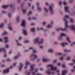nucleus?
Instances as JSON below:
<instances>
[{
  "label": "nucleus",
  "instance_id": "59",
  "mask_svg": "<svg viewBox=\"0 0 75 75\" xmlns=\"http://www.w3.org/2000/svg\"><path fill=\"white\" fill-rule=\"evenodd\" d=\"M6 60L7 61H10V60L9 59H7Z\"/></svg>",
  "mask_w": 75,
  "mask_h": 75
},
{
  "label": "nucleus",
  "instance_id": "58",
  "mask_svg": "<svg viewBox=\"0 0 75 75\" xmlns=\"http://www.w3.org/2000/svg\"><path fill=\"white\" fill-rule=\"evenodd\" d=\"M32 19L33 20H36V18L34 17H33L32 18Z\"/></svg>",
  "mask_w": 75,
  "mask_h": 75
},
{
  "label": "nucleus",
  "instance_id": "39",
  "mask_svg": "<svg viewBox=\"0 0 75 75\" xmlns=\"http://www.w3.org/2000/svg\"><path fill=\"white\" fill-rule=\"evenodd\" d=\"M24 42L25 43H28V42H29V41L27 40H25L24 41Z\"/></svg>",
  "mask_w": 75,
  "mask_h": 75
},
{
  "label": "nucleus",
  "instance_id": "40",
  "mask_svg": "<svg viewBox=\"0 0 75 75\" xmlns=\"http://www.w3.org/2000/svg\"><path fill=\"white\" fill-rule=\"evenodd\" d=\"M59 59L61 60V61H62V60L64 59V57H61Z\"/></svg>",
  "mask_w": 75,
  "mask_h": 75
},
{
  "label": "nucleus",
  "instance_id": "8",
  "mask_svg": "<svg viewBox=\"0 0 75 75\" xmlns=\"http://www.w3.org/2000/svg\"><path fill=\"white\" fill-rule=\"evenodd\" d=\"M10 71H9V69H7L6 70H4L3 72V74H6V73H8Z\"/></svg>",
  "mask_w": 75,
  "mask_h": 75
},
{
  "label": "nucleus",
  "instance_id": "20",
  "mask_svg": "<svg viewBox=\"0 0 75 75\" xmlns=\"http://www.w3.org/2000/svg\"><path fill=\"white\" fill-rule=\"evenodd\" d=\"M68 45V43H61V45L62 47H64L65 45Z\"/></svg>",
  "mask_w": 75,
  "mask_h": 75
},
{
  "label": "nucleus",
  "instance_id": "22",
  "mask_svg": "<svg viewBox=\"0 0 75 75\" xmlns=\"http://www.w3.org/2000/svg\"><path fill=\"white\" fill-rule=\"evenodd\" d=\"M16 42H17V45H18V46H21L22 45L20 44V43H18V40H16Z\"/></svg>",
  "mask_w": 75,
  "mask_h": 75
},
{
  "label": "nucleus",
  "instance_id": "53",
  "mask_svg": "<svg viewBox=\"0 0 75 75\" xmlns=\"http://www.w3.org/2000/svg\"><path fill=\"white\" fill-rule=\"evenodd\" d=\"M22 39V38H21V37H20L19 38V40H21Z\"/></svg>",
  "mask_w": 75,
  "mask_h": 75
},
{
  "label": "nucleus",
  "instance_id": "63",
  "mask_svg": "<svg viewBox=\"0 0 75 75\" xmlns=\"http://www.w3.org/2000/svg\"><path fill=\"white\" fill-rule=\"evenodd\" d=\"M31 25H35V24L34 23H32L31 24Z\"/></svg>",
  "mask_w": 75,
  "mask_h": 75
},
{
  "label": "nucleus",
  "instance_id": "49",
  "mask_svg": "<svg viewBox=\"0 0 75 75\" xmlns=\"http://www.w3.org/2000/svg\"><path fill=\"white\" fill-rule=\"evenodd\" d=\"M73 2V1L72 0L69 1V3H72Z\"/></svg>",
  "mask_w": 75,
  "mask_h": 75
},
{
  "label": "nucleus",
  "instance_id": "51",
  "mask_svg": "<svg viewBox=\"0 0 75 75\" xmlns=\"http://www.w3.org/2000/svg\"><path fill=\"white\" fill-rule=\"evenodd\" d=\"M0 41L1 42H3V40L1 38H0Z\"/></svg>",
  "mask_w": 75,
  "mask_h": 75
},
{
  "label": "nucleus",
  "instance_id": "5",
  "mask_svg": "<svg viewBox=\"0 0 75 75\" xmlns=\"http://www.w3.org/2000/svg\"><path fill=\"white\" fill-rule=\"evenodd\" d=\"M10 6V7H12L13 5L12 4H11L10 5H3L2 6V7L3 8H7L8 6Z\"/></svg>",
  "mask_w": 75,
  "mask_h": 75
},
{
  "label": "nucleus",
  "instance_id": "24",
  "mask_svg": "<svg viewBox=\"0 0 75 75\" xmlns=\"http://www.w3.org/2000/svg\"><path fill=\"white\" fill-rule=\"evenodd\" d=\"M22 11L23 14H25L26 13V10L23 9H22Z\"/></svg>",
  "mask_w": 75,
  "mask_h": 75
},
{
  "label": "nucleus",
  "instance_id": "4",
  "mask_svg": "<svg viewBox=\"0 0 75 75\" xmlns=\"http://www.w3.org/2000/svg\"><path fill=\"white\" fill-rule=\"evenodd\" d=\"M30 58L31 61H33V59L37 58V56L35 54H33L31 56Z\"/></svg>",
  "mask_w": 75,
  "mask_h": 75
},
{
  "label": "nucleus",
  "instance_id": "45",
  "mask_svg": "<svg viewBox=\"0 0 75 75\" xmlns=\"http://www.w3.org/2000/svg\"><path fill=\"white\" fill-rule=\"evenodd\" d=\"M62 4V3L61 1H60L59 2V5H61Z\"/></svg>",
  "mask_w": 75,
  "mask_h": 75
},
{
  "label": "nucleus",
  "instance_id": "23",
  "mask_svg": "<svg viewBox=\"0 0 75 75\" xmlns=\"http://www.w3.org/2000/svg\"><path fill=\"white\" fill-rule=\"evenodd\" d=\"M67 41H69V42H70V43H71V41L69 40V37H67Z\"/></svg>",
  "mask_w": 75,
  "mask_h": 75
},
{
  "label": "nucleus",
  "instance_id": "50",
  "mask_svg": "<svg viewBox=\"0 0 75 75\" xmlns=\"http://www.w3.org/2000/svg\"><path fill=\"white\" fill-rule=\"evenodd\" d=\"M6 47V48H8V45H6V46H5Z\"/></svg>",
  "mask_w": 75,
  "mask_h": 75
},
{
  "label": "nucleus",
  "instance_id": "15",
  "mask_svg": "<svg viewBox=\"0 0 75 75\" xmlns=\"http://www.w3.org/2000/svg\"><path fill=\"white\" fill-rule=\"evenodd\" d=\"M33 67H34V65H31L30 66V71H33L34 69V68Z\"/></svg>",
  "mask_w": 75,
  "mask_h": 75
},
{
  "label": "nucleus",
  "instance_id": "13",
  "mask_svg": "<svg viewBox=\"0 0 75 75\" xmlns=\"http://www.w3.org/2000/svg\"><path fill=\"white\" fill-rule=\"evenodd\" d=\"M49 61H50V60H49V59H45L44 58H43V62H48Z\"/></svg>",
  "mask_w": 75,
  "mask_h": 75
},
{
  "label": "nucleus",
  "instance_id": "7",
  "mask_svg": "<svg viewBox=\"0 0 75 75\" xmlns=\"http://www.w3.org/2000/svg\"><path fill=\"white\" fill-rule=\"evenodd\" d=\"M21 25L23 26L24 27H25V20H23L22 21V23H21Z\"/></svg>",
  "mask_w": 75,
  "mask_h": 75
},
{
  "label": "nucleus",
  "instance_id": "21",
  "mask_svg": "<svg viewBox=\"0 0 75 75\" xmlns=\"http://www.w3.org/2000/svg\"><path fill=\"white\" fill-rule=\"evenodd\" d=\"M35 72H32V75H35V72H37V71H38V69H36L35 70Z\"/></svg>",
  "mask_w": 75,
  "mask_h": 75
},
{
  "label": "nucleus",
  "instance_id": "44",
  "mask_svg": "<svg viewBox=\"0 0 75 75\" xmlns=\"http://www.w3.org/2000/svg\"><path fill=\"white\" fill-rule=\"evenodd\" d=\"M17 58H18V57L16 56L14 57V59H16Z\"/></svg>",
  "mask_w": 75,
  "mask_h": 75
},
{
  "label": "nucleus",
  "instance_id": "3",
  "mask_svg": "<svg viewBox=\"0 0 75 75\" xmlns=\"http://www.w3.org/2000/svg\"><path fill=\"white\" fill-rule=\"evenodd\" d=\"M39 39L38 38H37L35 40V42H38L39 44H41L43 42V40L42 39L41 41L40 42H39L38 41Z\"/></svg>",
  "mask_w": 75,
  "mask_h": 75
},
{
  "label": "nucleus",
  "instance_id": "32",
  "mask_svg": "<svg viewBox=\"0 0 75 75\" xmlns=\"http://www.w3.org/2000/svg\"><path fill=\"white\" fill-rule=\"evenodd\" d=\"M30 72H27V71H26L25 72L26 74H27V75H30Z\"/></svg>",
  "mask_w": 75,
  "mask_h": 75
},
{
  "label": "nucleus",
  "instance_id": "46",
  "mask_svg": "<svg viewBox=\"0 0 75 75\" xmlns=\"http://www.w3.org/2000/svg\"><path fill=\"white\" fill-rule=\"evenodd\" d=\"M2 13H6V11H2Z\"/></svg>",
  "mask_w": 75,
  "mask_h": 75
},
{
  "label": "nucleus",
  "instance_id": "19",
  "mask_svg": "<svg viewBox=\"0 0 75 75\" xmlns=\"http://www.w3.org/2000/svg\"><path fill=\"white\" fill-rule=\"evenodd\" d=\"M23 33L24 34V35H26L27 33V31H26V30L25 29H23Z\"/></svg>",
  "mask_w": 75,
  "mask_h": 75
},
{
  "label": "nucleus",
  "instance_id": "30",
  "mask_svg": "<svg viewBox=\"0 0 75 75\" xmlns=\"http://www.w3.org/2000/svg\"><path fill=\"white\" fill-rule=\"evenodd\" d=\"M70 22L71 23H74V20L72 19H70Z\"/></svg>",
  "mask_w": 75,
  "mask_h": 75
},
{
  "label": "nucleus",
  "instance_id": "62",
  "mask_svg": "<svg viewBox=\"0 0 75 75\" xmlns=\"http://www.w3.org/2000/svg\"><path fill=\"white\" fill-rule=\"evenodd\" d=\"M60 65H61V64H60V63H58L57 64V65H58V66H60Z\"/></svg>",
  "mask_w": 75,
  "mask_h": 75
},
{
  "label": "nucleus",
  "instance_id": "29",
  "mask_svg": "<svg viewBox=\"0 0 75 75\" xmlns=\"http://www.w3.org/2000/svg\"><path fill=\"white\" fill-rule=\"evenodd\" d=\"M35 28H32L31 29V30L32 32H35Z\"/></svg>",
  "mask_w": 75,
  "mask_h": 75
},
{
  "label": "nucleus",
  "instance_id": "18",
  "mask_svg": "<svg viewBox=\"0 0 75 75\" xmlns=\"http://www.w3.org/2000/svg\"><path fill=\"white\" fill-rule=\"evenodd\" d=\"M23 66V65L22 63H21L20 64V66L19 67V70H21V69Z\"/></svg>",
  "mask_w": 75,
  "mask_h": 75
},
{
  "label": "nucleus",
  "instance_id": "54",
  "mask_svg": "<svg viewBox=\"0 0 75 75\" xmlns=\"http://www.w3.org/2000/svg\"><path fill=\"white\" fill-rule=\"evenodd\" d=\"M8 17H11V13H9L8 14Z\"/></svg>",
  "mask_w": 75,
  "mask_h": 75
},
{
  "label": "nucleus",
  "instance_id": "43",
  "mask_svg": "<svg viewBox=\"0 0 75 75\" xmlns=\"http://www.w3.org/2000/svg\"><path fill=\"white\" fill-rule=\"evenodd\" d=\"M45 4L47 5V6H49V4L48 2H46L45 3Z\"/></svg>",
  "mask_w": 75,
  "mask_h": 75
},
{
  "label": "nucleus",
  "instance_id": "42",
  "mask_svg": "<svg viewBox=\"0 0 75 75\" xmlns=\"http://www.w3.org/2000/svg\"><path fill=\"white\" fill-rule=\"evenodd\" d=\"M71 59V58L69 57H68L67 58V60H68Z\"/></svg>",
  "mask_w": 75,
  "mask_h": 75
},
{
  "label": "nucleus",
  "instance_id": "37",
  "mask_svg": "<svg viewBox=\"0 0 75 75\" xmlns=\"http://www.w3.org/2000/svg\"><path fill=\"white\" fill-rule=\"evenodd\" d=\"M63 4L64 5H67V2L66 1H64L63 3Z\"/></svg>",
  "mask_w": 75,
  "mask_h": 75
},
{
  "label": "nucleus",
  "instance_id": "25",
  "mask_svg": "<svg viewBox=\"0 0 75 75\" xmlns=\"http://www.w3.org/2000/svg\"><path fill=\"white\" fill-rule=\"evenodd\" d=\"M64 52H70V50H68L65 49L64 50Z\"/></svg>",
  "mask_w": 75,
  "mask_h": 75
},
{
  "label": "nucleus",
  "instance_id": "36",
  "mask_svg": "<svg viewBox=\"0 0 75 75\" xmlns=\"http://www.w3.org/2000/svg\"><path fill=\"white\" fill-rule=\"evenodd\" d=\"M38 10L39 11H41V8L40 7H38Z\"/></svg>",
  "mask_w": 75,
  "mask_h": 75
},
{
  "label": "nucleus",
  "instance_id": "38",
  "mask_svg": "<svg viewBox=\"0 0 75 75\" xmlns=\"http://www.w3.org/2000/svg\"><path fill=\"white\" fill-rule=\"evenodd\" d=\"M7 32H4V33L2 34V35H5L6 34H7Z\"/></svg>",
  "mask_w": 75,
  "mask_h": 75
},
{
  "label": "nucleus",
  "instance_id": "48",
  "mask_svg": "<svg viewBox=\"0 0 75 75\" xmlns=\"http://www.w3.org/2000/svg\"><path fill=\"white\" fill-rule=\"evenodd\" d=\"M62 67H63V68H65V65L64 64H63L62 65Z\"/></svg>",
  "mask_w": 75,
  "mask_h": 75
},
{
  "label": "nucleus",
  "instance_id": "52",
  "mask_svg": "<svg viewBox=\"0 0 75 75\" xmlns=\"http://www.w3.org/2000/svg\"><path fill=\"white\" fill-rule=\"evenodd\" d=\"M46 24V23L45 22H43V25H45Z\"/></svg>",
  "mask_w": 75,
  "mask_h": 75
},
{
  "label": "nucleus",
  "instance_id": "55",
  "mask_svg": "<svg viewBox=\"0 0 75 75\" xmlns=\"http://www.w3.org/2000/svg\"><path fill=\"white\" fill-rule=\"evenodd\" d=\"M57 62V60H54L53 61V62L54 63H55V62Z\"/></svg>",
  "mask_w": 75,
  "mask_h": 75
},
{
  "label": "nucleus",
  "instance_id": "31",
  "mask_svg": "<svg viewBox=\"0 0 75 75\" xmlns=\"http://www.w3.org/2000/svg\"><path fill=\"white\" fill-rule=\"evenodd\" d=\"M4 26V24L3 23H2L1 25H0V28H2V27H3Z\"/></svg>",
  "mask_w": 75,
  "mask_h": 75
},
{
  "label": "nucleus",
  "instance_id": "35",
  "mask_svg": "<svg viewBox=\"0 0 75 75\" xmlns=\"http://www.w3.org/2000/svg\"><path fill=\"white\" fill-rule=\"evenodd\" d=\"M9 29L10 30H12V27H11V26H9L8 27Z\"/></svg>",
  "mask_w": 75,
  "mask_h": 75
},
{
  "label": "nucleus",
  "instance_id": "2",
  "mask_svg": "<svg viewBox=\"0 0 75 75\" xmlns=\"http://www.w3.org/2000/svg\"><path fill=\"white\" fill-rule=\"evenodd\" d=\"M67 18H69V16L68 15H66L65 16L64 18V20L65 21V27L66 28H69V26L68 25V22L67 20Z\"/></svg>",
  "mask_w": 75,
  "mask_h": 75
},
{
  "label": "nucleus",
  "instance_id": "26",
  "mask_svg": "<svg viewBox=\"0 0 75 75\" xmlns=\"http://www.w3.org/2000/svg\"><path fill=\"white\" fill-rule=\"evenodd\" d=\"M31 14H32V12L31 11H29L28 14V15L30 16Z\"/></svg>",
  "mask_w": 75,
  "mask_h": 75
},
{
  "label": "nucleus",
  "instance_id": "11",
  "mask_svg": "<svg viewBox=\"0 0 75 75\" xmlns=\"http://www.w3.org/2000/svg\"><path fill=\"white\" fill-rule=\"evenodd\" d=\"M56 30H57V31H59V30H62V31H65V30H66V28H64V29H62V28H57L56 29Z\"/></svg>",
  "mask_w": 75,
  "mask_h": 75
},
{
  "label": "nucleus",
  "instance_id": "1",
  "mask_svg": "<svg viewBox=\"0 0 75 75\" xmlns=\"http://www.w3.org/2000/svg\"><path fill=\"white\" fill-rule=\"evenodd\" d=\"M47 67H51L50 69H49L46 71V74L48 75H51V74L53 75V74H54V72H51L52 70L55 71H56V72H59V71L57 69L56 67H54V66H53V65L50 64L48 65Z\"/></svg>",
  "mask_w": 75,
  "mask_h": 75
},
{
  "label": "nucleus",
  "instance_id": "16",
  "mask_svg": "<svg viewBox=\"0 0 75 75\" xmlns=\"http://www.w3.org/2000/svg\"><path fill=\"white\" fill-rule=\"evenodd\" d=\"M4 42H5V43H6V42H8V40H7L8 39V38L5 37L4 38Z\"/></svg>",
  "mask_w": 75,
  "mask_h": 75
},
{
  "label": "nucleus",
  "instance_id": "28",
  "mask_svg": "<svg viewBox=\"0 0 75 75\" xmlns=\"http://www.w3.org/2000/svg\"><path fill=\"white\" fill-rule=\"evenodd\" d=\"M44 10L46 12H48V9L47 8L45 7L44 8Z\"/></svg>",
  "mask_w": 75,
  "mask_h": 75
},
{
  "label": "nucleus",
  "instance_id": "33",
  "mask_svg": "<svg viewBox=\"0 0 75 75\" xmlns=\"http://www.w3.org/2000/svg\"><path fill=\"white\" fill-rule=\"evenodd\" d=\"M48 52H53V50H49L48 51Z\"/></svg>",
  "mask_w": 75,
  "mask_h": 75
},
{
  "label": "nucleus",
  "instance_id": "6",
  "mask_svg": "<svg viewBox=\"0 0 75 75\" xmlns=\"http://www.w3.org/2000/svg\"><path fill=\"white\" fill-rule=\"evenodd\" d=\"M64 11L67 12H68V13H70V11H69V7L68 6H65Z\"/></svg>",
  "mask_w": 75,
  "mask_h": 75
},
{
  "label": "nucleus",
  "instance_id": "10",
  "mask_svg": "<svg viewBox=\"0 0 75 75\" xmlns=\"http://www.w3.org/2000/svg\"><path fill=\"white\" fill-rule=\"evenodd\" d=\"M66 34L65 33H62L61 34V36L60 37H59V39L60 40H61V38H62V37H63V36H66Z\"/></svg>",
  "mask_w": 75,
  "mask_h": 75
},
{
  "label": "nucleus",
  "instance_id": "9",
  "mask_svg": "<svg viewBox=\"0 0 75 75\" xmlns=\"http://www.w3.org/2000/svg\"><path fill=\"white\" fill-rule=\"evenodd\" d=\"M49 10L51 11V14H52L53 12V10H52V6L51 5L49 6Z\"/></svg>",
  "mask_w": 75,
  "mask_h": 75
},
{
  "label": "nucleus",
  "instance_id": "41",
  "mask_svg": "<svg viewBox=\"0 0 75 75\" xmlns=\"http://www.w3.org/2000/svg\"><path fill=\"white\" fill-rule=\"evenodd\" d=\"M29 64V62H26L25 64L26 66H27V65H28Z\"/></svg>",
  "mask_w": 75,
  "mask_h": 75
},
{
  "label": "nucleus",
  "instance_id": "34",
  "mask_svg": "<svg viewBox=\"0 0 75 75\" xmlns=\"http://www.w3.org/2000/svg\"><path fill=\"white\" fill-rule=\"evenodd\" d=\"M47 27L48 28H51V25H48L47 26Z\"/></svg>",
  "mask_w": 75,
  "mask_h": 75
},
{
  "label": "nucleus",
  "instance_id": "17",
  "mask_svg": "<svg viewBox=\"0 0 75 75\" xmlns=\"http://www.w3.org/2000/svg\"><path fill=\"white\" fill-rule=\"evenodd\" d=\"M4 51V53H5L6 52V50H5V49L4 48H0V52L1 51Z\"/></svg>",
  "mask_w": 75,
  "mask_h": 75
},
{
  "label": "nucleus",
  "instance_id": "60",
  "mask_svg": "<svg viewBox=\"0 0 75 75\" xmlns=\"http://www.w3.org/2000/svg\"><path fill=\"white\" fill-rule=\"evenodd\" d=\"M74 71L75 70H74V69L71 70V72H74Z\"/></svg>",
  "mask_w": 75,
  "mask_h": 75
},
{
  "label": "nucleus",
  "instance_id": "14",
  "mask_svg": "<svg viewBox=\"0 0 75 75\" xmlns=\"http://www.w3.org/2000/svg\"><path fill=\"white\" fill-rule=\"evenodd\" d=\"M67 72V70H63L62 71V75H65V74Z\"/></svg>",
  "mask_w": 75,
  "mask_h": 75
},
{
  "label": "nucleus",
  "instance_id": "27",
  "mask_svg": "<svg viewBox=\"0 0 75 75\" xmlns=\"http://www.w3.org/2000/svg\"><path fill=\"white\" fill-rule=\"evenodd\" d=\"M16 20L17 22H18V21H20V17H18L16 18Z\"/></svg>",
  "mask_w": 75,
  "mask_h": 75
},
{
  "label": "nucleus",
  "instance_id": "56",
  "mask_svg": "<svg viewBox=\"0 0 75 75\" xmlns=\"http://www.w3.org/2000/svg\"><path fill=\"white\" fill-rule=\"evenodd\" d=\"M29 49L31 50H33V48L32 47H30L29 48Z\"/></svg>",
  "mask_w": 75,
  "mask_h": 75
},
{
  "label": "nucleus",
  "instance_id": "61",
  "mask_svg": "<svg viewBox=\"0 0 75 75\" xmlns=\"http://www.w3.org/2000/svg\"><path fill=\"white\" fill-rule=\"evenodd\" d=\"M28 20H31V18H30L29 17L28 18Z\"/></svg>",
  "mask_w": 75,
  "mask_h": 75
},
{
  "label": "nucleus",
  "instance_id": "64",
  "mask_svg": "<svg viewBox=\"0 0 75 75\" xmlns=\"http://www.w3.org/2000/svg\"><path fill=\"white\" fill-rule=\"evenodd\" d=\"M28 6H29V7H30V6H31V4L29 3L28 4Z\"/></svg>",
  "mask_w": 75,
  "mask_h": 75
},
{
  "label": "nucleus",
  "instance_id": "57",
  "mask_svg": "<svg viewBox=\"0 0 75 75\" xmlns=\"http://www.w3.org/2000/svg\"><path fill=\"white\" fill-rule=\"evenodd\" d=\"M58 55H62V53H59L58 54Z\"/></svg>",
  "mask_w": 75,
  "mask_h": 75
},
{
  "label": "nucleus",
  "instance_id": "47",
  "mask_svg": "<svg viewBox=\"0 0 75 75\" xmlns=\"http://www.w3.org/2000/svg\"><path fill=\"white\" fill-rule=\"evenodd\" d=\"M37 51L35 50H33V53H35V52H36Z\"/></svg>",
  "mask_w": 75,
  "mask_h": 75
},
{
  "label": "nucleus",
  "instance_id": "12",
  "mask_svg": "<svg viewBox=\"0 0 75 75\" xmlns=\"http://www.w3.org/2000/svg\"><path fill=\"white\" fill-rule=\"evenodd\" d=\"M71 28L73 30H75V25H71Z\"/></svg>",
  "mask_w": 75,
  "mask_h": 75
}]
</instances>
